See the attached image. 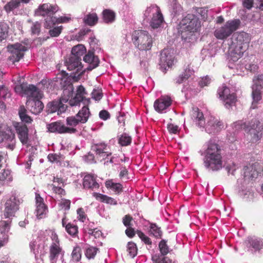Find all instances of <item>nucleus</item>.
Listing matches in <instances>:
<instances>
[{
    "mask_svg": "<svg viewBox=\"0 0 263 263\" xmlns=\"http://www.w3.org/2000/svg\"><path fill=\"white\" fill-rule=\"evenodd\" d=\"M250 39V35L245 32L236 33L233 35L229 49V68L242 70L243 64H240L237 62L248 49Z\"/></svg>",
    "mask_w": 263,
    "mask_h": 263,
    "instance_id": "obj_1",
    "label": "nucleus"
},
{
    "mask_svg": "<svg viewBox=\"0 0 263 263\" xmlns=\"http://www.w3.org/2000/svg\"><path fill=\"white\" fill-rule=\"evenodd\" d=\"M201 155L203 156V165L208 171L216 172L222 168L221 149L215 140L210 139L203 145Z\"/></svg>",
    "mask_w": 263,
    "mask_h": 263,
    "instance_id": "obj_2",
    "label": "nucleus"
},
{
    "mask_svg": "<svg viewBox=\"0 0 263 263\" xmlns=\"http://www.w3.org/2000/svg\"><path fill=\"white\" fill-rule=\"evenodd\" d=\"M58 10L59 7L57 5L45 3L39 7L35 11V14L37 16H46L44 23L45 28H51L54 26L56 23H68L71 20L70 15L59 17L53 16V15Z\"/></svg>",
    "mask_w": 263,
    "mask_h": 263,
    "instance_id": "obj_3",
    "label": "nucleus"
},
{
    "mask_svg": "<svg viewBox=\"0 0 263 263\" xmlns=\"http://www.w3.org/2000/svg\"><path fill=\"white\" fill-rule=\"evenodd\" d=\"M21 89L28 98L26 104L30 111L35 115L40 113L44 108V105L40 100L42 97L41 91L32 84L22 85Z\"/></svg>",
    "mask_w": 263,
    "mask_h": 263,
    "instance_id": "obj_4",
    "label": "nucleus"
},
{
    "mask_svg": "<svg viewBox=\"0 0 263 263\" xmlns=\"http://www.w3.org/2000/svg\"><path fill=\"white\" fill-rule=\"evenodd\" d=\"M192 118L202 130L204 129L209 134H215L223 127L222 122L212 116L209 117L205 124L203 113L198 108L194 109Z\"/></svg>",
    "mask_w": 263,
    "mask_h": 263,
    "instance_id": "obj_5",
    "label": "nucleus"
},
{
    "mask_svg": "<svg viewBox=\"0 0 263 263\" xmlns=\"http://www.w3.org/2000/svg\"><path fill=\"white\" fill-rule=\"evenodd\" d=\"M74 88L73 85L70 82L66 86L63 87V96L61 97V100L64 103H67L71 106L79 105L81 102L84 104L88 103L89 100L85 99V95L86 93L84 87L80 85L77 89V92L74 97L72 98Z\"/></svg>",
    "mask_w": 263,
    "mask_h": 263,
    "instance_id": "obj_6",
    "label": "nucleus"
},
{
    "mask_svg": "<svg viewBox=\"0 0 263 263\" xmlns=\"http://www.w3.org/2000/svg\"><path fill=\"white\" fill-rule=\"evenodd\" d=\"M132 41L140 50H149L152 46V37L144 30L135 31L132 34Z\"/></svg>",
    "mask_w": 263,
    "mask_h": 263,
    "instance_id": "obj_7",
    "label": "nucleus"
},
{
    "mask_svg": "<svg viewBox=\"0 0 263 263\" xmlns=\"http://www.w3.org/2000/svg\"><path fill=\"white\" fill-rule=\"evenodd\" d=\"M52 240L49 247V259L50 263H57L59 257L63 258L65 251L60 245L58 235L52 232L51 236Z\"/></svg>",
    "mask_w": 263,
    "mask_h": 263,
    "instance_id": "obj_8",
    "label": "nucleus"
},
{
    "mask_svg": "<svg viewBox=\"0 0 263 263\" xmlns=\"http://www.w3.org/2000/svg\"><path fill=\"white\" fill-rule=\"evenodd\" d=\"M240 24L238 19L228 21L223 26L215 30L214 35L219 40L226 39L238 28Z\"/></svg>",
    "mask_w": 263,
    "mask_h": 263,
    "instance_id": "obj_9",
    "label": "nucleus"
},
{
    "mask_svg": "<svg viewBox=\"0 0 263 263\" xmlns=\"http://www.w3.org/2000/svg\"><path fill=\"white\" fill-rule=\"evenodd\" d=\"M21 200L14 193H12L10 198L7 200L5 203L4 216L5 218H10L14 217L15 213L19 209Z\"/></svg>",
    "mask_w": 263,
    "mask_h": 263,
    "instance_id": "obj_10",
    "label": "nucleus"
},
{
    "mask_svg": "<svg viewBox=\"0 0 263 263\" xmlns=\"http://www.w3.org/2000/svg\"><path fill=\"white\" fill-rule=\"evenodd\" d=\"M9 52L8 59L12 63L18 62L24 55V52L27 51V48L21 43H15L7 46Z\"/></svg>",
    "mask_w": 263,
    "mask_h": 263,
    "instance_id": "obj_11",
    "label": "nucleus"
},
{
    "mask_svg": "<svg viewBox=\"0 0 263 263\" xmlns=\"http://www.w3.org/2000/svg\"><path fill=\"white\" fill-rule=\"evenodd\" d=\"M263 125L257 119H253L248 123L246 122L244 130L253 135L252 138L255 141L260 139L262 136Z\"/></svg>",
    "mask_w": 263,
    "mask_h": 263,
    "instance_id": "obj_12",
    "label": "nucleus"
},
{
    "mask_svg": "<svg viewBox=\"0 0 263 263\" xmlns=\"http://www.w3.org/2000/svg\"><path fill=\"white\" fill-rule=\"evenodd\" d=\"M90 114L88 107L84 106L76 116L67 117L66 124L70 126H76L80 123H85L87 121Z\"/></svg>",
    "mask_w": 263,
    "mask_h": 263,
    "instance_id": "obj_13",
    "label": "nucleus"
},
{
    "mask_svg": "<svg viewBox=\"0 0 263 263\" xmlns=\"http://www.w3.org/2000/svg\"><path fill=\"white\" fill-rule=\"evenodd\" d=\"M262 81H263V74H259L255 76L254 78L253 79L254 84L252 87V96L253 101L251 108L252 109H255L257 107L258 102L262 98L261 95V90L262 88L261 84Z\"/></svg>",
    "mask_w": 263,
    "mask_h": 263,
    "instance_id": "obj_14",
    "label": "nucleus"
},
{
    "mask_svg": "<svg viewBox=\"0 0 263 263\" xmlns=\"http://www.w3.org/2000/svg\"><path fill=\"white\" fill-rule=\"evenodd\" d=\"M219 98L224 103L227 108L229 109L235 103L236 97L234 93H231L229 88L223 84L217 90Z\"/></svg>",
    "mask_w": 263,
    "mask_h": 263,
    "instance_id": "obj_15",
    "label": "nucleus"
},
{
    "mask_svg": "<svg viewBox=\"0 0 263 263\" xmlns=\"http://www.w3.org/2000/svg\"><path fill=\"white\" fill-rule=\"evenodd\" d=\"M261 167L258 162L244 166L242 170L244 181H248L250 179L256 178L259 174H261Z\"/></svg>",
    "mask_w": 263,
    "mask_h": 263,
    "instance_id": "obj_16",
    "label": "nucleus"
},
{
    "mask_svg": "<svg viewBox=\"0 0 263 263\" xmlns=\"http://www.w3.org/2000/svg\"><path fill=\"white\" fill-rule=\"evenodd\" d=\"M200 25V22L195 15L188 14L180 22V25L183 29H186L190 32L196 31Z\"/></svg>",
    "mask_w": 263,
    "mask_h": 263,
    "instance_id": "obj_17",
    "label": "nucleus"
},
{
    "mask_svg": "<svg viewBox=\"0 0 263 263\" xmlns=\"http://www.w3.org/2000/svg\"><path fill=\"white\" fill-rule=\"evenodd\" d=\"M245 244L248 251L252 253L260 252L263 249V240L255 236L248 237Z\"/></svg>",
    "mask_w": 263,
    "mask_h": 263,
    "instance_id": "obj_18",
    "label": "nucleus"
},
{
    "mask_svg": "<svg viewBox=\"0 0 263 263\" xmlns=\"http://www.w3.org/2000/svg\"><path fill=\"white\" fill-rule=\"evenodd\" d=\"M48 130L51 133H58L59 134L64 133H75L76 129L73 127H68L61 122H54L47 125Z\"/></svg>",
    "mask_w": 263,
    "mask_h": 263,
    "instance_id": "obj_19",
    "label": "nucleus"
},
{
    "mask_svg": "<svg viewBox=\"0 0 263 263\" xmlns=\"http://www.w3.org/2000/svg\"><path fill=\"white\" fill-rule=\"evenodd\" d=\"M174 57L171 50L169 49H164L160 53V65L164 70H166V67H171L174 63Z\"/></svg>",
    "mask_w": 263,
    "mask_h": 263,
    "instance_id": "obj_20",
    "label": "nucleus"
},
{
    "mask_svg": "<svg viewBox=\"0 0 263 263\" xmlns=\"http://www.w3.org/2000/svg\"><path fill=\"white\" fill-rule=\"evenodd\" d=\"M172 104V100L167 96H162L157 99L154 103V107L156 111L162 113Z\"/></svg>",
    "mask_w": 263,
    "mask_h": 263,
    "instance_id": "obj_21",
    "label": "nucleus"
},
{
    "mask_svg": "<svg viewBox=\"0 0 263 263\" xmlns=\"http://www.w3.org/2000/svg\"><path fill=\"white\" fill-rule=\"evenodd\" d=\"M18 137L23 144H27L28 142V129L27 126L23 123L16 122L14 125Z\"/></svg>",
    "mask_w": 263,
    "mask_h": 263,
    "instance_id": "obj_22",
    "label": "nucleus"
},
{
    "mask_svg": "<svg viewBox=\"0 0 263 263\" xmlns=\"http://www.w3.org/2000/svg\"><path fill=\"white\" fill-rule=\"evenodd\" d=\"M64 103L61 99L49 102L47 106V112L50 114L57 112L58 115L64 112L67 106Z\"/></svg>",
    "mask_w": 263,
    "mask_h": 263,
    "instance_id": "obj_23",
    "label": "nucleus"
},
{
    "mask_svg": "<svg viewBox=\"0 0 263 263\" xmlns=\"http://www.w3.org/2000/svg\"><path fill=\"white\" fill-rule=\"evenodd\" d=\"M0 143L6 148L12 151L15 147V135L13 133H3L0 135Z\"/></svg>",
    "mask_w": 263,
    "mask_h": 263,
    "instance_id": "obj_24",
    "label": "nucleus"
},
{
    "mask_svg": "<svg viewBox=\"0 0 263 263\" xmlns=\"http://www.w3.org/2000/svg\"><path fill=\"white\" fill-rule=\"evenodd\" d=\"M29 247L36 258L38 256H41L44 254V243L40 239L32 240L30 242Z\"/></svg>",
    "mask_w": 263,
    "mask_h": 263,
    "instance_id": "obj_25",
    "label": "nucleus"
},
{
    "mask_svg": "<svg viewBox=\"0 0 263 263\" xmlns=\"http://www.w3.org/2000/svg\"><path fill=\"white\" fill-rule=\"evenodd\" d=\"M83 61L88 64L86 70L91 71L99 66L100 61L97 56L95 55L93 52L89 51L88 53L83 57Z\"/></svg>",
    "mask_w": 263,
    "mask_h": 263,
    "instance_id": "obj_26",
    "label": "nucleus"
},
{
    "mask_svg": "<svg viewBox=\"0 0 263 263\" xmlns=\"http://www.w3.org/2000/svg\"><path fill=\"white\" fill-rule=\"evenodd\" d=\"M106 147L107 145L104 143H97L92 147V150L96 152L97 158H100L101 161L105 160L108 157L111 156V153H108L105 151Z\"/></svg>",
    "mask_w": 263,
    "mask_h": 263,
    "instance_id": "obj_27",
    "label": "nucleus"
},
{
    "mask_svg": "<svg viewBox=\"0 0 263 263\" xmlns=\"http://www.w3.org/2000/svg\"><path fill=\"white\" fill-rule=\"evenodd\" d=\"M246 121L239 120L233 124L232 132H229L227 138L230 142H233L236 140V134L242 129H244Z\"/></svg>",
    "mask_w": 263,
    "mask_h": 263,
    "instance_id": "obj_28",
    "label": "nucleus"
},
{
    "mask_svg": "<svg viewBox=\"0 0 263 263\" xmlns=\"http://www.w3.org/2000/svg\"><path fill=\"white\" fill-rule=\"evenodd\" d=\"M36 200V215L39 219L44 218L48 211L47 207L43 202V199L41 197L40 194H35Z\"/></svg>",
    "mask_w": 263,
    "mask_h": 263,
    "instance_id": "obj_29",
    "label": "nucleus"
},
{
    "mask_svg": "<svg viewBox=\"0 0 263 263\" xmlns=\"http://www.w3.org/2000/svg\"><path fill=\"white\" fill-rule=\"evenodd\" d=\"M83 185L85 189H97L99 184L96 181V177L91 174L85 175L83 178Z\"/></svg>",
    "mask_w": 263,
    "mask_h": 263,
    "instance_id": "obj_30",
    "label": "nucleus"
},
{
    "mask_svg": "<svg viewBox=\"0 0 263 263\" xmlns=\"http://www.w3.org/2000/svg\"><path fill=\"white\" fill-rule=\"evenodd\" d=\"M66 66L69 70H74L79 72L82 69L81 60L77 58L70 57L65 62Z\"/></svg>",
    "mask_w": 263,
    "mask_h": 263,
    "instance_id": "obj_31",
    "label": "nucleus"
},
{
    "mask_svg": "<svg viewBox=\"0 0 263 263\" xmlns=\"http://www.w3.org/2000/svg\"><path fill=\"white\" fill-rule=\"evenodd\" d=\"M160 10L156 5H151L148 7L144 13V20L148 22L152 17L157 14Z\"/></svg>",
    "mask_w": 263,
    "mask_h": 263,
    "instance_id": "obj_32",
    "label": "nucleus"
},
{
    "mask_svg": "<svg viewBox=\"0 0 263 263\" xmlns=\"http://www.w3.org/2000/svg\"><path fill=\"white\" fill-rule=\"evenodd\" d=\"M194 73V70L188 65L187 67L184 69V71L176 79V83L180 84L183 83L191 77Z\"/></svg>",
    "mask_w": 263,
    "mask_h": 263,
    "instance_id": "obj_33",
    "label": "nucleus"
},
{
    "mask_svg": "<svg viewBox=\"0 0 263 263\" xmlns=\"http://www.w3.org/2000/svg\"><path fill=\"white\" fill-rule=\"evenodd\" d=\"M86 52V49L85 46L82 44H79L72 48L70 57L77 58L81 60L82 57L84 55Z\"/></svg>",
    "mask_w": 263,
    "mask_h": 263,
    "instance_id": "obj_34",
    "label": "nucleus"
},
{
    "mask_svg": "<svg viewBox=\"0 0 263 263\" xmlns=\"http://www.w3.org/2000/svg\"><path fill=\"white\" fill-rule=\"evenodd\" d=\"M93 196L95 197L97 200L104 203L110 205H116L117 204V202L115 199L104 194L93 193Z\"/></svg>",
    "mask_w": 263,
    "mask_h": 263,
    "instance_id": "obj_35",
    "label": "nucleus"
},
{
    "mask_svg": "<svg viewBox=\"0 0 263 263\" xmlns=\"http://www.w3.org/2000/svg\"><path fill=\"white\" fill-rule=\"evenodd\" d=\"M83 21L85 24L93 26L98 23V17L96 13L90 12L84 16Z\"/></svg>",
    "mask_w": 263,
    "mask_h": 263,
    "instance_id": "obj_36",
    "label": "nucleus"
},
{
    "mask_svg": "<svg viewBox=\"0 0 263 263\" xmlns=\"http://www.w3.org/2000/svg\"><path fill=\"white\" fill-rule=\"evenodd\" d=\"M149 22L150 26L153 28H158L160 27L164 22L163 15L160 10L158 15L156 14L148 21Z\"/></svg>",
    "mask_w": 263,
    "mask_h": 263,
    "instance_id": "obj_37",
    "label": "nucleus"
},
{
    "mask_svg": "<svg viewBox=\"0 0 263 263\" xmlns=\"http://www.w3.org/2000/svg\"><path fill=\"white\" fill-rule=\"evenodd\" d=\"M103 20L105 23L111 24L115 21L116 13L110 9H105L102 12Z\"/></svg>",
    "mask_w": 263,
    "mask_h": 263,
    "instance_id": "obj_38",
    "label": "nucleus"
},
{
    "mask_svg": "<svg viewBox=\"0 0 263 263\" xmlns=\"http://www.w3.org/2000/svg\"><path fill=\"white\" fill-rule=\"evenodd\" d=\"M27 113V110L24 106L20 107L18 114L21 121L25 123H31L32 119Z\"/></svg>",
    "mask_w": 263,
    "mask_h": 263,
    "instance_id": "obj_39",
    "label": "nucleus"
},
{
    "mask_svg": "<svg viewBox=\"0 0 263 263\" xmlns=\"http://www.w3.org/2000/svg\"><path fill=\"white\" fill-rule=\"evenodd\" d=\"M82 257L81 249L79 246L73 248L71 254L70 263H77L81 261Z\"/></svg>",
    "mask_w": 263,
    "mask_h": 263,
    "instance_id": "obj_40",
    "label": "nucleus"
},
{
    "mask_svg": "<svg viewBox=\"0 0 263 263\" xmlns=\"http://www.w3.org/2000/svg\"><path fill=\"white\" fill-rule=\"evenodd\" d=\"M98 251V248L86 245L84 250L85 255L88 259H93Z\"/></svg>",
    "mask_w": 263,
    "mask_h": 263,
    "instance_id": "obj_41",
    "label": "nucleus"
},
{
    "mask_svg": "<svg viewBox=\"0 0 263 263\" xmlns=\"http://www.w3.org/2000/svg\"><path fill=\"white\" fill-rule=\"evenodd\" d=\"M153 263H177L167 256H162L159 254H155L152 257Z\"/></svg>",
    "mask_w": 263,
    "mask_h": 263,
    "instance_id": "obj_42",
    "label": "nucleus"
},
{
    "mask_svg": "<svg viewBox=\"0 0 263 263\" xmlns=\"http://www.w3.org/2000/svg\"><path fill=\"white\" fill-rule=\"evenodd\" d=\"M9 226L5 224V227H2L0 232V248L4 246L8 241V229Z\"/></svg>",
    "mask_w": 263,
    "mask_h": 263,
    "instance_id": "obj_43",
    "label": "nucleus"
},
{
    "mask_svg": "<svg viewBox=\"0 0 263 263\" xmlns=\"http://www.w3.org/2000/svg\"><path fill=\"white\" fill-rule=\"evenodd\" d=\"M12 180V176L10 170H4V171L0 174V184L3 185L7 184Z\"/></svg>",
    "mask_w": 263,
    "mask_h": 263,
    "instance_id": "obj_44",
    "label": "nucleus"
},
{
    "mask_svg": "<svg viewBox=\"0 0 263 263\" xmlns=\"http://www.w3.org/2000/svg\"><path fill=\"white\" fill-rule=\"evenodd\" d=\"M149 232L150 234L154 236L156 238H161L162 235V232L161 228L156 223H151Z\"/></svg>",
    "mask_w": 263,
    "mask_h": 263,
    "instance_id": "obj_45",
    "label": "nucleus"
},
{
    "mask_svg": "<svg viewBox=\"0 0 263 263\" xmlns=\"http://www.w3.org/2000/svg\"><path fill=\"white\" fill-rule=\"evenodd\" d=\"M105 184L107 188H110L116 194H118L122 192V185L119 183H114L111 180H108L106 182Z\"/></svg>",
    "mask_w": 263,
    "mask_h": 263,
    "instance_id": "obj_46",
    "label": "nucleus"
},
{
    "mask_svg": "<svg viewBox=\"0 0 263 263\" xmlns=\"http://www.w3.org/2000/svg\"><path fill=\"white\" fill-rule=\"evenodd\" d=\"M159 249L160 252V255L165 256L170 252V248L167 245V241L162 239L158 245Z\"/></svg>",
    "mask_w": 263,
    "mask_h": 263,
    "instance_id": "obj_47",
    "label": "nucleus"
},
{
    "mask_svg": "<svg viewBox=\"0 0 263 263\" xmlns=\"http://www.w3.org/2000/svg\"><path fill=\"white\" fill-rule=\"evenodd\" d=\"M9 28V26L6 22H0V42L7 37Z\"/></svg>",
    "mask_w": 263,
    "mask_h": 263,
    "instance_id": "obj_48",
    "label": "nucleus"
},
{
    "mask_svg": "<svg viewBox=\"0 0 263 263\" xmlns=\"http://www.w3.org/2000/svg\"><path fill=\"white\" fill-rule=\"evenodd\" d=\"M20 2L17 0H11L4 6V9L9 13L15 9L18 8L20 6Z\"/></svg>",
    "mask_w": 263,
    "mask_h": 263,
    "instance_id": "obj_49",
    "label": "nucleus"
},
{
    "mask_svg": "<svg viewBox=\"0 0 263 263\" xmlns=\"http://www.w3.org/2000/svg\"><path fill=\"white\" fill-rule=\"evenodd\" d=\"M118 142L122 146L129 145L132 142V138L127 134L124 133L119 138Z\"/></svg>",
    "mask_w": 263,
    "mask_h": 263,
    "instance_id": "obj_50",
    "label": "nucleus"
},
{
    "mask_svg": "<svg viewBox=\"0 0 263 263\" xmlns=\"http://www.w3.org/2000/svg\"><path fill=\"white\" fill-rule=\"evenodd\" d=\"M137 247L135 243L132 241L128 242L127 245V251L130 257L134 258L137 255Z\"/></svg>",
    "mask_w": 263,
    "mask_h": 263,
    "instance_id": "obj_51",
    "label": "nucleus"
},
{
    "mask_svg": "<svg viewBox=\"0 0 263 263\" xmlns=\"http://www.w3.org/2000/svg\"><path fill=\"white\" fill-rule=\"evenodd\" d=\"M168 7L171 13V15H172L174 17L179 15L182 11V7L179 3L173 4Z\"/></svg>",
    "mask_w": 263,
    "mask_h": 263,
    "instance_id": "obj_52",
    "label": "nucleus"
},
{
    "mask_svg": "<svg viewBox=\"0 0 263 263\" xmlns=\"http://www.w3.org/2000/svg\"><path fill=\"white\" fill-rule=\"evenodd\" d=\"M10 93L7 87L0 85V103L10 97Z\"/></svg>",
    "mask_w": 263,
    "mask_h": 263,
    "instance_id": "obj_53",
    "label": "nucleus"
},
{
    "mask_svg": "<svg viewBox=\"0 0 263 263\" xmlns=\"http://www.w3.org/2000/svg\"><path fill=\"white\" fill-rule=\"evenodd\" d=\"M65 230L69 235L73 237L76 236L78 232V227L71 223H67L65 226Z\"/></svg>",
    "mask_w": 263,
    "mask_h": 263,
    "instance_id": "obj_54",
    "label": "nucleus"
},
{
    "mask_svg": "<svg viewBox=\"0 0 263 263\" xmlns=\"http://www.w3.org/2000/svg\"><path fill=\"white\" fill-rule=\"evenodd\" d=\"M47 28L49 29V34L51 37H57L61 34L63 27L62 26L58 27L53 26L51 28Z\"/></svg>",
    "mask_w": 263,
    "mask_h": 263,
    "instance_id": "obj_55",
    "label": "nucleus"
},
{
    "mask_svg": "<svg viewBox=\"0 0 263 263\" xmlns=\"http://www.w3.org/2000/svg\"><path fill=\"white\" fill-rule=\"evenodd\" d=\"M47 158L51 162L58 163L63 159V156L60 154H49Z\"/></svg>",
    "mask_w": 263,
    "mask_h": 263,
    "instance_id": "obj_56",
    "label": "nucleus"
},
{
    "mask_svg": "<svg viewBox=\"0 0 263 263\" xmlns=\"http://www.w3.org/2000/svg\"><path fill=\"white\" fill-rule=\"evenodd\" d=\"M137 234L142 241H143L145 244L149 246V247H151L152 241L147 236L145 235L142 232L140 231H138Z\"/></svg>",
    "mask_w": 263,
    "mask_h": 263,
    "instance_id": "obj_57",
    "label": "nucleus"
},
{
    "mask_svg": "<svg viewBox=\"0 0 263 263\" xmlns=\"http://www.w3.org/2000/svg\"><path fill=\"white\" fill-rule=\"evenodd\" d=\"M211 78L209 76H206L200 79L198 84L201 87H203L204 86H208L211 82Z\"/></svg>",
    "mask_w": 263,
    "mask_h": 263,
    "instance_id": "obj_58",
    "label": "nucleus"
},
{
    "mask_svg": "<svg viewBox=\"0 0 263 263\" xmlns=\"http://www.w3.org/2000/svg\"><path fill=\"white\" fill-rule=\"evenodd\" d=\"M196 11L197 13L201 16V19L205 20L208 18V9L207 8H198Z\"/></svg>",
    "mask_w": 263,
    "mask_h": 263,
    "instance_id": "obj_59",
    "label": "nucleus"
},
{
    "mask_svg": "<svg viewBox=\"0 0 263 263\" xmlns=\"http://www.w3.org/2000/svg\"><path fill=\"white\" fill-rule=\"evenodd\" d=\"M238 168V166L234 163H232L231 164H228L225 167V168L227 170L228 173L229 174H232V175H234L235 171Z\"/></svg>",
    "mask_w": 263,
    "mask_h": 263,
    "instance_id": "obj_60",
    "label": "nucleus"
},
{
    "mask_svg": "<svg viewBox=\"0 0 263 263\" xmlns=\"http://www.w3.org/2000/svg\"><path fill=\"white\" fill-rule=\"evenodd\" d=\"M41 24L37 22L33 23L31 26V30L32 34L39 35L40 32Z\"/></svg>",
    "mask_w": 263,
    "mask_h": 263,
    "instance_id": "obj_61",
    "label": "nucleus"
},
{
    "mask_svg": "<svg viewBox=\"0 0 263 263\" xmlns=\"http://www.w3.org/2000/svg\"><path fill=\"white\" fill-rule=\"evenodd\" d=\"M88 234L89 235L93 236L95 238H98L102 236V233L100 230H98L97 229H89L88 231Z\"/></svg>",
    "mask_w": 263,
    "mask_h": 263,
    "instance_id": "obj_62",
    "label": "nucleus"
},
{
    "mask_svg": "<svg viewBox=\"0 0 263 263\" xmlns=\"http://www.w3.org/2000/svg\"><path fill=\"white\" fill-rule=\"evenodd\" d=\"M77 212L78 219L82 222H84L86 218V215L85 214L83 209L79 208L77 210Z\"/></svg>",
    "mask_w": 263,
    "mask_h": 263,
    "instance_id": "obj_63",
    "label": "nucleus"
},
{
    "mask_svg": "<svg viewBox=\"0 0 263 263\" xmlns=\"http://www.w3.org/2000/svg\"><path fill=\"white\" fill-rule=\"evenodd\" d=\"M245 69L250 71L251 72H255L257 71L258 66L254 64H246L244 66Z\"/></svg>",
    "mask_w": 263,
    "mask_h": 263,
    "instance_id": "obj_64",
    "label": "nucleus"
}]
</instances>
